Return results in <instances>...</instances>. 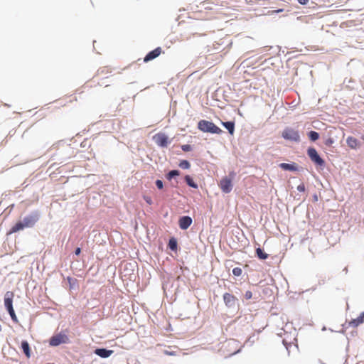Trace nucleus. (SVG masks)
<instances>
[{
  "mask_svg": "<svg viewBox=\"0 0 364 364\" xmlns=\"http://www.w3.org/2000/svg\"><path fill=\"white\" fill-rule=\"evenodd\" d=\"M299 3L305 5L308 3L309 0H298Z\"/></svg>",
  "mask_w": 364,
  "mask_h": 364,
  "instance_id": "34",
  "label": "nucleus"
},
{
  "mask_svg": "<svg viewBox=\"0 0 364 364\" xmlns=\"http://www.w3.org/2000/svg\"><path fill=\"white\" fill-rule=\"evenodd\" d=\"M242 270L240 268L235 267L232 270V273H241Z\"/></svg>",
  "mask_w": 364,
  "mask_h": 364,
  "instance_id": "33",
  "label": "nucleus"
},
{
  "mask_svg": "<svg viewBox=\"0 0 364 364\" xmlns=\"http://www.w3.org/2000/svg\"><path fill=\"white\" fill-rule=\"evenodd\" d=\"M21 348L26 355L27 358H30L31 356V352H30V347L29 344L26 341H23L21 342Z\"/></svg>",
  "mask_w": 364,
  "mask_h": 364,
  "instance_id": "17",
  "label": "nucleus"
},
{
  "mask_svg": "<svg viewBox=\"0 0 364 364\" xmlns=\"http://www.w3.org/2000/svg\"><path fill=\"white\" fill-rule=\"evenodd\" d=\"M164 353L166 355H170V356H176L177 355V353L176 351H169L168 350H164Z\"/></svg>",
  "mask_w": 364,
  "mask_h": 364,
  "instance_id": "28",
  "label": "nucleus"
},
{
  "mask_svg": "<svg viewBox=\"0 0 364 364\" xmlns=\"http://www.w3.org/2000/svg\"><path fill=\"white\" fill-rule=\"evenodd\" d=\"M309 139L313 141H316L317 139H318L319 138V134L318 132H315V131H311L309 133Z\"/></svg>",
  "mask_w": 364,
  "mask_h": 364,
  "instance_id": "23",
  "label": "nucleus"
},
{
  "mask_svg": "<svg viewBox=\"0 0 364 364\" xmlns=\"http://www.w3.org/2000/svg\"><path fill=\"white\" fill-rule=\"evenodd\" d=\"M346 143L349 147L351 149H356L359 146V141L358 139L353 136H348L346 139Z\"/></svg>",
  "mask_w": 364,
  "mask_h": 364,
  "instance_id": "15",
  "label": "nucleus"
},
{
  "mask_svg": "<svg viewBox=\"0 0 364 364\" xmlns=\"http://www.w3.org/2000/svg\"><path fill=\"white\" fill-rule=\"evenodd\" d=\"M223 300L225 301V305L230 308L235 306L236 304L237 299L232 294L229 293H225L223 295Z\"/></svg>",
  "mask_w": 364,
  "mask_h": 364,
  "instance_id": "10",
  "label": "nucleus"
},
{
  "mask_svg": "<svg viewBox=\"0 0 364 364\" xmlns=\"http://www.w3.org/2000/svg\"><path fill=\"white\" fill-rule=\"evenodd\" d=\"M181 149L183 151H190L192 149L191 146L189 144L182 145Z\"/></svg>",
  "mask_w": 364,
  "mask_h": 364,
  "instance_id": "27",
  "label": "nucleus"
},
{
  "mask_svg": "<svg viewBox=\"0 0 364 364\" xmlns=\"http://www.w3.org/2000/svg\"><path fill=\"white\" fill-rule=\"evenodd\" d=\"M180 172L178 170H172L168 172V173L166 176L167 179L171 180L175 176H179Z\"/></svg>",
  "mask_w": 364,
  "mask_h": 364,
  "instance_id": "24",
  "label": "nucleus"
},
{
  "mask_svg": "<svg viewBox=\"0 0 364 364\" xmlns=\"http://www.w3.org/2000/svg\"><path fill=\"white\" fill-rule=\"evenodd\" d=\"M81 252V249L80 247H77L76 248L75 251V254L76 255H79Z\"/></svg>",
  "mask_w": 364,
  "mask_h": 364,
  "instance_id": "35",
  "label": "nucleus"
},
{
  "mask_svg": "<svg viewBox=\"0 0 364 364\" xmlns=\"http://www.w3.org/2000/svg\"><path fill=\"white\" fill-rule=\"evenodd\" d=\"M297 190L300 192H303L305 191V186L304 184H300L297 186Z\"/></svg>",
  "mask_w": 364,
  "mask_h": 364,
  "instance_id": "31",
  "label": "nucleus"
},
{
  "mask_svg": "<svg viewBox=\"0 0 364 364\" xmlns=\"http://www.w3.org/2000/svg\"><path fill=\"white\" fill-rule=\"evenodd\" d=\"M67 281L69 283V286H70V289L75 288V283H76V279H74V278H73L71 277H67Z\"/></svg>",
  "mask_w": 364,
  "mask_h": 364,
  "instance_id": "26",
  "label": "nucleus"
},
{
  "mask_svg": "<svg viewBox=\"0 0 364 364\" xmlns=\"http://www.w3.org/2000/svg\"><path fill=\"white\" fill-rule=\"evenodd\" d=\"M68 337L65 335L58 334L50 338L49 343L52 346H57L67 342Z\"/></svg>",
  "mask_w": 364,
  "mask_h": 364,
  "instance_id": "7",
  "label": "nucleus"
},
{
  "mask_svg": "<svg viewBox=\"0 0 364 364\" xmlns=\"http://www.w3.org/2000/svg\"><path fill=\"white\" fill-rule=\"evenodd\" d=\"M279 166L282 169L287 170V171H297V168L294 164L282 163V164H280Z\"/></svg>",
  "mask_w": 364,
  "mask_h": 364,
  "instance_id": "19",
  "label": "nucleus"
},
{
  "mask_svg": "<svg viewBox=\"0 0 364 364\" xmlns=\"http://www.w3.org/2000/svg\"><path fill=\"white\" fill-rule=\"evenodd\" d=\"M14 297V294L13 291H6L4 295V306L7 309L11 319L14 322H17V316L15 314L14 309L13 308V299Z\"/></svg>",
  "mask_w": 364,
  "mask_h": 364,
  "instance_id": "2",
  "label": "nucleus"
},
{
  "mask_svg": "<svg viewBox=\"0 0 364 364\" xmlns=\"http://www.w3.org/2000/svg\"><path fill=\"white\" fill-rule=\"evenodd\" d=\"M144 198L145 201H146L148 204L151 205V204L152 203V200H151V198L150 197H149V196H144Z\"/></svg>",
  "mask_w": 364,
  "mask_h": 364,
  "instance_id": "32",
  "label": "nucleus"
},
{
  "mask_svg": "<svg viewBox=\"0 0 364 364\" xmlns=\"http://www.w3.org/2000/svg\"><path fill=\"white\" fill-rule=\"evenodd\" d=\"M198 128L203 132H209L212 134H219L223 132L213 122L205 119L199 121Z\"/></svg>",
  "mask_w": 364,
  "mask_h": 364,
  "instance_id": "1",
  "label": "nucleus"
},
{
  "mask_svg": "<svg viewBox=\"0 0 364 364\" xmlns=\"http://www.w3.org/2000/svg\"><path fill=\"white\" fill-rule=\"evenodd\" d=\"M178 166L183 169H188L191 166V164L187 160H182L180 161Z\"/></svg>",
  "mask_w": 364,
  "mask_h": 364,
  "instance_id": "25",
  "label": "nucleus"
},
{
  "mask_svg": "<svg viewBox=\"0 0 364 364\" xmlns=\"http://www.w3.org/2000/svg\"><path fill=\"white\" fill-rule=\"evenodd\" d=\"M256 254L257 257L261 259H265L268 257V255L261 248H257L256 250Z\"/></svg>",
  "mask_w": 364,
  "mask_h": 364,
  "instance_id": "21",
  "label": "nucleus"
},
{
  "mask_svg": "<svg viewBox=\"0 0 364 364\" xmlns=\"http://www.w3.org/2000/svg\"><path fill=\"white\" fill-rule=\"evenodd\" d=\"M252 296V294L250 291H247L245 294V297L246 299H250Z\"/></svg>",
  "mask_w": 364,
  "mask_h": 364,
  "instance_id": "30",
  "label": "nucleus"
},
{
  "mask_svg": "<svg viewBox=\"0 0 364 364\" xmlns=\"http://www.w3.org/2000/svg\"><path fill=\"white\" fill-rule=\"evenodd\" d=\"M113 353L112 350H107L105 348H97L95 350V353L101 358H108Z\"/></svg>",
  "mask_w": 364,
  "mask_h": 364,
  "instance_id": "13",
  "label": "nucleus"
},
{
  "mask_svg": "<svg viewBox=\"0 0 364 364\" xmlns=\"http://www.w3.org/2000/svg\"><path fill=\"white\" fill-rule=\"evenodd\" d=\"M192 223V219L189 216H183L179 219V227L182 230H186Z\"/></svg>",
  "mask_w": 364,
  "mask_h": 364,
  "instance_id": "12",
  "label": "nucleus"
},
{
  "mask_svg": "<svg viewBox=\"0 0 364 364\" xmlns=\"http://www.w3.org/2000/svg\"><path fill=\"white\" fill-rule=\"evenodd\" d=\"M154 142L160 147H167L170 143L168 137L164 133H157L153 136Z\"/></svg>",
  "mask_w": 364,
  "mask_h": 364,
  "instance_id": "6",
  "label": "nucleus"
},
{
  "mask_svg": "<svg viewBox=\"0 0 364 364\" xmlns=\"http://www.w3.org/2000/svg\"><path fill=\"white\" fill-rule=\"evenodd\" d=\"M156 186L159 189H162L164 187L163 182L161 180L156 181Z\"/></svg>",
  "mask_w": 364,
  "mask_h": 364,
  "instance_id": "29",
  "label": "nucleus"
},
{
  "mask_svg": "<svg viewBox=\"0 0 364 364\" xmlns=\"http://www.w3.org/2000/svg\"><path fill=\"white\" fill-rule=\"evenodd\" d=\"M307 154L310 159L317 166L320 167H323L325 165V161L321 156L318 155L317 151L313 148L310 147L307 150Z\"/></svg>",
  "mask_w": 364,
  "mask_h": 364,
  "instance_id": "5",
  "label": "nucleus"
},
{
  "mask_svg": "<svg viewBox=\"0 0 364 364\" xmlns=\"http://www.w3.org/2000/svg\"><path fill=\"white\" fill-rule=\"evenodd\" d=\"M185 179V181L186 182V183L192 187V188H198V185L197 183H196L193 181V179L189 176V175H186L184 178Z\"/></svg>",
  "mask_w": 364,
  "mask_h": 364,
  "instance_id": "20",
  "label": "nucleus"
},
{
  "mask_svg": "<svg viewBox=\"0 0 364 364\" xmlns=\"http://www.w3.org/2000/svg\"><path fill=\"white\" fill-rule=\"evenodd\" d=\"M282 136L284 139L287 140L293 141L296 142L300 141V136L299 132L290 127L285 128L282 133Z\"/></svg>",
  "mask_w": 364,
  "mask_h": 364,
  "instance_id": "4",
  "label": "nucleus"
},
{
  "mask_svg": "<svg viewBox=\"0 0 364 364\" xmlns=\"http://www.w3.org/2000/svg\"><path fill=\"white\" fill-rule=\"evenodd\" d=\"M235 176V172H230L228 176H225L222 178L220 181L218 186L221 191L225 193H229L232 190V180L234 179Z\"/></svg>",
  "mask_w": 364,
  "mask_h": 364,
  "instance_id": "3",
  "label": "nucleus"
},
{
  "mask_svg": "<svg viewBox=\"0 0 364 364\" xmlns=\"http://www.w3.org/2000/svg\"><path fill=\"white\" fill-rule=\"evenodd\" d=\"M364 322V311L355 319L351 320L349 322V326L352 327H357Z\"/></svg>",
  "mask_w": 364,
  "mask_h": 364,
  "instance_id": "14",
  "label": "nucleus"
},
{
  "mask_svg": "<svg viewBox=\"0 0 364 364\" xmlns=\"http://www.w3.org/2000/svg\"><path fill=\"white\" fill-rule=\"evenodd\" d=\"M162 49L161 47H157L154 50L150 51L144 58V62L147 63L150 60L155 59L162 53Z\"/></svg>",
  "mask_w": 364,
  "mask_h": 364,
  "instance_id": "8",
  "label": "nucleus"
},
{
  "mask_svg": "<svg viewBox=\"0 0 364 364\" xmlns=\"http://www.w3.org/2000/svg\"><path fill=\"white\" fill-rule=\"evenodd\" d=\"M168 246V247L171 250H173V251L176 250V249H177V241H176V240L174 237L171 238L169 240Z\"/></svg>",
  "mask_w": 364,
  "mask_h": 364,
  "instance_id": "22",
  "label": "nucleus"
},
{
  "mask_svg": "<svg viewBox=\"0 0 364 364\" xmlns=\"http://www.w3.org/2000/svg\"><path fill=\"white\" fill-rule=\"evenodd\" d=\"M137 267V264L136 262H123L121 264V269L124 272H134L135 271V268Z\"/></svg>",
  "mask_w": 364,
  "mask_h": 364,
  "instance_id": "9",
  "label": "nucleus"
},
{
  "mask_svg": "<svg viewBox=\"0 0 364 364\" xmlns=\"http://www.w3.org/2000/svg\"><path fill=\"white\" fill-rule=\"evenodd\" d=\"M222 124L228 130L229 133L232 135L235 132V123L233 122H222Z\"/></svg>",
  "mask_w": 364,
  "mask_h": 364,
  "instance_id": "18",
  "label": "nucleus"
},
{
  "mask_svg": "<svg viewBox=\"0 0 364 364\" xmlns=\"http://www.w3.org/2000/svg\"><path fill=\"white\" fill-rule=\"evenodd\" d=\"M23 228H25V226H24L23 222H18L11 228V229L9 232V234H12V233L16 232L19 230H23Z\"/></svg>",
  "mask_w": 364,
  "mask_h": 364,
  "instance_id": "16",
  "label": "nucleus"
},
{
  "mask_svg": "<svg viewBox=\"0 0 364 364\" xmlns=\"http://www.w3.org/2000/svg\"><path fill=\"white\" fill-rule=\"evenodd\" d=\"M38 219V218L36 214L33 215H28L23 218V223L25 228H31L35 225Z\"/></svg>",
  "mask_w": 364,
  "mask_h": 364,
  "instance_id": "11",
  "label": "nucleus"
}]
</instances>
